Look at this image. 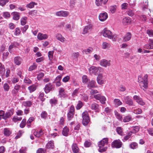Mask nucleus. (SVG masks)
<instances>
[{
  "label": "nucleus",
  "mask_w": 153,
  "mask_h": 153,
  "mask_svg": "<svg viewBox=\"0 0 153 153\" xmlns=\"http://www.w3.org/2000/svg\"><path fill=\"white\" fill-rule=\"evenodd\" d=\"M108 0H95V3L97 6L105 4Z\"/></svg>",
  "instance_id": "23"
},
{
  "label": "nucleus",
  "mask_w": 153,
  "mask_h": 153,
  "mask_svg": "<svg viewBox=\"0 0 153 153\" xmlns=\"http://www.w3.org/2000/svg\"><path fill=\"white\" fill-rule=\"evenodd\" d=\"M68 12L63 11H58L56 13V16L59 17H66L68 16Z\"/></svg>",
  "instance_id": "13"
},
{
  "label": "nucleus",
  "mask_w": 153,
  "mask_h": 153,
  "mask_svg": "<svg viewBox=\"0 0 153 153\" xmlns=\"http://www.w3.org/2000/svg\"><path fill=\"white\" fill-rule=\"evenodd\" d=\"M3 87L5 91H7L9 90L10 86L7 83H4V85Z\"/></svg>",
  "instance_id": "59"
},
{
  "label": "nucleus",
  "mask_w": 153,
  "mask_h": 153,
  "mask_svg": "<svg viewBox=\"0 0 153 153\" xmlns=\"http://www.w3.org/2000/svg\"><path fill=\"white\" fill-rule=\"evenodd\" d=\"M22 105L25 106L30 107L32 105V102L30 101H24Z\"/></svg>",
  "instance_id": "38"
},
{
  "label": "nucleus",
  "mask_w": 153,
  "mask_h": 153,
  "mask_svg": "<svg viewBox=\"0 0 153 153\" xmlns=\"http://www.w3.org/2000/svg\"><path fill=\"white\" fill-rule=\"evenodd\" d=\"M22 119V118L21 117H19L16 116H15L13 117L12 120L14 122H16L17 121L21 120Z\"/></svg>",
  "instance_id": "46"
},
{
  "label": "nucleus",
  "mask_w": 153,
  "mask_h": 153,
  "mask_svg": "<svg viewBox=\"0 0 153 153\" xmlns=\"http://www.w3.org/2000/svg\"><path fill=\"white\" fill-rule=\"evenodd\" d=\"M114 102L115 105H120L122 104V102L118 99H115L114 100Z\"/></svg>",
  "instance_id": "53"
},
{
  "label": "nucleus",
  "mask_w": 153,
  "mask_h": 153,
  "mask_svg": "<svg viewBox=\"0 0 153 153\" xmlns=\"http://www.w3.org/2000/svg\"><path fill=\"white\" fill-rule=\"evenodd\" d=\"M28 89L30 91V93H31L34 91L36 89V87L34 85H33L29 86L28 87Z\"/></svg>",
  "instance_id": "41"
},
{
  "label": "nucleus",
  "mask_w": 153,
  "mask_h": 153,
  "mask_svg": "<svg viewBox=\"0 0 153 153\" xmlns=\"http://www.w3.org/2000/svg\"><path fill=\"white\" fill-rule=\"evenodd\" d=\"M102 35L110 39H112L113 37V35L111 32L109 30L104 29L102 32Z\"/></svg>",
  "instance_id": "6"
},
{
  "label": "nucleus",
  "mask_w": 153,
  "mask_h": 153,
  "mask_svg": "<svg viewBox=\"0 0 153 153\" xmlns=\"http://www.w3.org/2000/svg\"><path fill=\"white\" fill-rule=\"evenodd\" d=\"M43 134L42 131L41 130L39 131H35L34 133V135L37 137H40Z\"/></svg>",
  "instance_id": "35"
},
{
  "label": "nucleus",
  "mask_w": 153,
  "mask_h": 153,
  "mask_svg": "<svg viewBox=\"0 0 153 153\" xmlns=\"http://www.w3.org/2000/svg\"><path fill=\"white\" fill-rule=\"evenodd\" d=\"M14 110L12 109L8 110L6 113H4V116L3 117V119L5 120H7V118H10L13 114Z\"/></svg>",
  "instance_id": "10"
},
{
  "label": "nucleus",
  "mask_w": 153,
  "mask_h": 153,
  "mask_svg": "<svg viewBox=\"0 0 153 153\" xmlns=\"http://www.w3.org/2000/svg\"><path fill=\"white\" fill-rule=\"evenodd\" d=\"M147 33L150 37H153V30H148L147 31Z\"/></svg>",
  "instance_id": "60"
},
{
  "label": "nucleus",
  "mask_w": 153,
  "mask_h": 153,
  "mask_svg": "<svg viewBox=\"0 0 153 153\" xmlns=\"http://www.w3.org/2000/svg\"><path fill=\"white\" fill-rule=\"evenodd\" d=\"M124 100L126 104L129 105H132L133 104V101L129 96L124 97Z\"/></svg>",
  "instance_id": "18"
},
{
  "label": "nucleus",
  "mask_w": 153,
  "mask_h": 153,
  "mask_svg": "<svg viewBox=\"0 0 153 153\" xmlns=\"http://www.w3.org/2000/svg\"><path fill=\"white\" fill-rule=\"evenodd\" d=\"M130 147L132 149H136L137 148L138 145L136 143L133 142L130 144Z\"/></svg>",
  "instance_id": "42"
},
{
  "label": "nucleus",
  "mask_w": 153,
  "mask_h": 153,
  "mask_svg": "<svg viewBox=\"0 0 153 153\" xmlns=\"http://www.w3.org/2000/svg\"><path fill=\"white\" fill-rule=\"evenodd\" d=\"M131 20L129 17H125L122 20V23L123 25H125L129 24Z\"/></svg>",
  "instance_id": "24"
},
{
  "label": "nucleus",
  "mask_w": 153,
  "mask_h": 153,
  "mask_svg": "<svg viewBox=\"0 0 153 153\" xmlns=\"http://www.w3.org/2000/svg\"><path fill=\"white\" fill-rule=\"evenodd\" d=\"M79 88H78L74 90L72 94V96L73 97H75L77 95V94L79 93Z\"/></svg>",
  "instance_id": "48"
},
{
  "label": "nucleus",
  "mask_w": 153,
  "mask_h": 153,
  "mask_svg": "<svg viewBox=\"0 0 153 153\" xmlns=\"http://www.w3.org/2000/svg\"><path fill=\"white\" fill-rule=\"evenodd\" d=\"M54 88V87L50 83H49L46 85L44 88V90L46 93H48Z\"/></svg>",
  "instance_id": "11"
},
{
  "label": "nucleus",
  "mask_w": 153,
  "mask_h": 153,
  "mask_svg": "<svg viewBox=\"0 0 153 153\" xmlns=\"http://www.w3.org/2000/svg\"><path fill=\"white\" fill-rule=\"evenodd\" d=\"M110 45L106 42H103L102 44V48L103 49H106L110 48Z\"/></svg>",
  "instance_id": "39"
},
{
  "label": "nucleus",
  "mask_w": 153,
  "mask_h": 153,
  "mask_svg": "<svg viewBox=\"0 0 153 153\" xmlns=\"http://www.w3.org/2000/svg\"><path fill=\"white\" fill-rule=\"evenodd\" d=\"M79 55V52H74L72 53L71 57L73 59H77Z\"/></svg>",
  "instance_id": "37"
},
{
  "label": "nucleus",
  "mask_w": 153,
  "mask_h": 153,
  "mask_svg": "<svg viewBox=\"0 0 153 153\" xmlns=\"http://www.w3.org/2000/svg\"><path fill=\"white\" fill-rule=\"evenodd\" d=\"M11 132L10 129L8 128H5L4 129V133L5 136H8L11 134Z\"/></svg>",
  "instance_id": "33"
},
{
  "label": "nucleus",
  "mask_w": 153,
  "mask_h": 153,
  "mask_svg": "<svg viewBox=\"0 0 153 153\" xmlns=\"http://www.w3.org/2000/svg\"><path fill=\"white\" fill-rule=\"evenodd\" d=\"M96 83L95 80H92L90 81L88 85V87L89 89L97 87L96 85Z\"/></svg>",
  "instance_id": "22"
},
{
  "label": "nucleus",
  "mask_w": 153,
  "mask_h": 153,
  "mask_svg": "<svg viewBox=\"0 0 153 153\" xmlns=\"http://www.w3.org/2000/svg\"><path fill=\"white\" fill-rule=\"evenodd\" d=\"M131 119L132 118L130 115H127L124 117L123 121L124 122H127L131 120Z\"/></svg>",
  "instance_id": "36"
},
{
  "label": "nucleus",
  "mask_w": 153,
  "mask_h": 153,
  "mask_svg": "<svg viewBox=\"0 0 153 153\" xmlns=\"http://www.w3.org/2000/svg\"><path fill=\"white\" fill-rule=\"evenodd\" d=\"M34 118L33 117H30L29 119L28 120L27 122V126L29 127H30L31 126V123L34 120Z\"/></svg>",
  "instance_id": "40"
},
{
  "label": "nucleus",
  "mask_w": 153,
  "mask_h": 153,
  "mask_svg": "<svg viewBox=\"0 0 153 153\" xmlns=\"http://www.w3.org/2000/svg\"><path fill=\"white\" fill-rule=\"evenodd\" d=\"M93 49L92 48H88L82 51V52L83 53L86 54H88L91 53L93 51Z\"/></svg>",
  "instance_id": "27"
},
{
  "label": "nucleus",
  "mask_w": 153,
  "mask_h": 153,
  "mask_svg": "<svg viewBox=\"0 0 153 153\" xmlns=\"http://www.w3.org/2000/svg\"><path fill=\"white\" fill-rule=\"evenodd\" d=\"M117 9V6L113 5L110 6L109 7V10L112 13H114L115 12Z\"/></svg>",
  "instance_id": "31"
},
{
  "label": "nucleus",
  "mask_w": 153,
  "mask_h": 153,
  "mask_svg": "<svg viewBox=\"0 0 153 153\" xmlns=\"http://www.w3.org/2000/svg\"><path fill=\"white\" fill-rule=\"evenodd\" d=\"M134 100L140 105H143L145 104L144 102L143 101L142 99L139 96L134 95L133 97Z\"/></svg>",
  "instance_id": "15"
},
{
  "label": "nucleus",
  "mask_w": 153,
  "mask_h": 153,
  "mask_svg": "<svg viewBox=\"0 0 153 153\" xmlns=\"http://www.w3.org/2000/svg\"><path fill=\"white\" fill-rule=\"evenodd\" d=\"M48 36L46 34H43L41 33H39L38 34L37 36V39L39 40H45L48 39Z\"/></svg>",
  "instance_id": "14"
},
{
  "label": "nucleus",
  "mask_w": 153,
  "mask_h": 153,
  "mask_svg": "<svg viewBox=\"0 0 153 153\" xmlns=\"http://www.w3.org/2000/svg\"><path fill=\"white\" fill-rule=\"evenodd\" d=\"M122 143L120 140L118 139L114 141L112 143L111 146L113 147L119 148L121 147Z\"/></svg>",
  "instance_id": "9"
},
{
  "label": "nucleus",
  "mask_w": 153,
  "mask_h": 153,
  "mask_svg": "<svg viewBox=\"0 0 153 153\" xmlns=\"http://www.w3.org/2000/svg\"><path fill=\"white\" fill-rule=\"evenodd\" d=\"M70 79L69 76H67L65 77L62 79V81L64 82H66L68 81Z\"/></svg>",
  "instance_id": "61"
},
{
  "label": "nucleus",
  "mask_w": 153,
  "mask_h": 153,
  "mask_svg": "<svg viewBox=\"0 0 153 153\" xmlns=\"http://www.w3.org/2000/svg\"><path fill=\"white\" fill-rule=\"evenodd\" d=\"M37 67V65L35 63H33L32 65L30 66L29 68V71H32L36 69Z\"/></svg>",
  "instance_id": "45"
},
{
  "label": "nucleus",
  "mask_w": 153,
  "mask_h": 153,
  "mask_svg": "<svg viewBox=\"0 0 153 153\" xmlns=\"http://www.w3.org/2000/svg\"><path fill=\"white\" fill-rule=\"evenodd\" d=\"M97 81L100 85L104 84L106 81V76L102 73H100L97 78Z\"/></svg>",
  "instance_id": "5"
},
{
  "label": "nucleus",
  "mask_w": 153,
  "mask_h": 153,
  "mask_svg": "<svg viewBox=\"0 0 153 153\" xmlns=\"http://www.w3.org/2000/svg\"><path fill=\"white\" fill-rule=\"evenodd\" d=\"M37 13V11L36 10H33L29 12L28 14L30 15L33 16L36 15Z\"/></svg>",
  "instance_id": "62"
},
{
  "label": "nucleus",
  "mask_w": 153,
  "mask_h": 153,
  "mask_svg": "<svg viewBox=\"0 0 153 153\" xmlns=\"http://www.w3.org/2000/svg\"><path fill=\"white\" fill-rule=\"evenodd\" d=\"M144 48L148 49H153V46L151 45L150 44H146L145 45Z\"/></svg>",
  "instance_id": "63"
},
{
  "label": "nucleus",
  "mask_w": 153,
  "mask_h": 153,
  "mask_svg": "<svg viewBox=\"0 0 153 153\" xmlns=\"http://www.w3.org/2000/svg\"><path fill=\"white\" fill-rule=\"evenodd\" d=\"M100 65L101 66L106 68L111 65V61L105 59H102L100 62Z\"/></svg>",
  "instance_id": "8"
},
{
  "label": "nucleus",
  "mask_w": 153,
  "mask_h": 153,
  "mask_svg": "<svg viewBox=\"0 0 153 153\" xmlns=\"http://www.w3.org/2000/svg\"><path fill=\"white\" fill-rule=\"evenodd\" d=\"M88 71L90 74L97 75L98 73L103 71V69L100 67H97L93 66L89 68Z\"/></svg>",
  "instance_id": "3"
},
{
  "label": "nucleus",
  "mask_w": 153,
  "mask_h": 153,
  "mask_svg": "<svg viewBox=\"0 0 153 153\" xmlns=\"http://www.w3.org/2000/svg\"><path fill=\"white\" fill-rule=\"evenodd\" d=\"M83 103L81 101H79L76 107V108L77 110L79 109L83 106Z\"/></svg>",
  "instance_id": "47"
},
{
  "label": "nucleus",
  "mask_w": 153,
  "mask_h": 153,
  "mask_svg": "<svg viewBox=\"0 0 153 153\" xmlns=\"http://www.w3.org/2000/svg\"><path fill=\"white\" fill-rule=\"evenodd\" d=\"M132 35L130 32L127 33L125 35L123 38V40L124 42H126L130 40L131 38Z\"/></svg>",
  "instance_id": "21"
},
{
  "label": "nucleus",
  "mask_w": 153,
  "mask_h": 153,
  "mask_svg": "<svg viewBox=\"0 0 153 153\" xmlns=\"http://www.w3.org/2000/svg\"><path fill=\"white\" fill-rule=\"evenodd\" d=\"M37 4L33 1H31L26 5V7L29 8H32L34 7L35 5H37Z\"/></svg>",
  "instance_id": "30"
},
{
  "label": "nucleus",
  "mask_w": 153,
  "mask_h": 153,
  "mask_svg": "<svg viewBox=\"0 0 153 153\" xmlns=\"http://www.w3.org/2000/svg\"><path fill=\"white\" fill-rule=\"evenodd\" d=\"M5 72V69L4 65L0 62V73L4 74Z\"/></svg>",
  "instance_id": "34"
},
{
  "label": "nucleus",
  "mask_w": 153,
  "mask_h": 153,
  "mask_svg": "<svg viewBox=\"0 0 153 153\" xmlns=\"http://www.w3.org/2000/svg\"><path fill=\"white\" fill-rule=\"evenodd\" d=\"M72 147L74 152L77 153L79 152V148L76 144H73L72 146Z\"/></svg>",
  "instance_id": "32"
},
{
  "label": "nucleus",
  "mask_w": 153,
  "mask_h": 153,
  "mask_svg": "<svg viewBox=\"0 0 153 153\" xmlns=\"http://www.w3.org/2000/svg\"><path fill=\"white\" fill-rule=\"evenodd\" d=\"M92 27V25L91 24L86 26L84 28L82 33L85 34L91 31Z\"/></svg>",
  "instance_id": "12"
},
{
  "label": "nucleus",
  "mask_w": 153,
  "mask_h": 153,
  "mask_svg": "<svg viewBox=\"0 0 153 153\" xmlns=\"http://www.w3.org/2000/svg\"><path fill=\"white\" fill-rule=\"evenodd\" d=\"M22 59L19 56H17L14 58V63L16 65H20L22 62Z\"/></svg>",
  "instance_id": "25"
},
{
  "label": "nucleus",
  "mask_w": 153,
  "mask_h": 153,
  "mask_svg": "<svg viewBox=\"0 0 153 153\" xmlns=\"http://www.w3.org/2000/svg\"><path fill=\"white\" fill-rule=\"evenodd\" d=\"M69 130L68 128L66 127H65L63 129L62 131V134L65 136H67L68 135V132Z\"/></svg>",
  "instance_id": "29"
},
{
  "label": "nucleus",
  "mask_w": 153,
  "mask_h": 153,
  "mask_svg": "<svg viewBox=\"0 0 153 153\" xmlns=\"http://www.w3.org/2000/svg\"><path fill=\"white\" fill-rule=\"evenodd\" d=\"M82 123L84 126H86L90 122L89 117L88 116V112L85 111L82 114Z\"/></svg>",
  "instance_id": "4"
},
{
  "label": "nucleus",
  "mask_w": 153,
  "mask_h": 153,
  "mask_svg": "<svg viewBox=\"0 0 153 153\" xmlns=\"http://www.w3.org/2000/svg\"><path fill=\"white\" fill-rule=\"evenodd\" d=\"M91 108L94 110L95 112H99L100 111L99 105L95 103H92L91 106Z\"/></svg>",
  "instance_id": "17"
},
{
  "label": "nucleus",
  "mask_w": 153,
  "mask_h": 153,
  "mask_svg": "<svg viewBox=\"0 0 153 153\" xmlns=\"http://www.w3.org/2000/svg\"><path fill=\"white\" fill-rule=\"evenodd\" d=\"M56 39L62 42H64L66 40L65 39L61 34L57 33L56 35Z\"/></svg>",
  "instance_id": "20"
},
{
  "label": "nucleus",
  "mask_w": 153,
  "mask_h": 153,
  "mask_svg": "<svg viewBox=\"0 0 153 153\" xmlns=\"http://www.w3.org/2000/svg\"><path fill=\"white\" fill-rule=\"evenodd\" d=\"M108 14L106 12L100 13L99 16V20L102 22L105 21L108 18Z\"/></svg>",
  "instance_id": "16"
},
{
  "label": "nucleus",
  "mask_w": 153,
  "mask_h": 153,
  "mask_svg": "<svg viewBox=\"0 0 153 153\" xmlns=\"http://www.w3.org/2000/svg\"><path fill=\"white\" fill-rule=\"evenodd\" d=\"M57 100L55 98L51 99L50 100V103L51 105H55L57 103Z\"/></svg>",
  "instance_id": "52"
},
{
  "label": "nucleus",
  "mask_w": 153,
  "mask_h": 153,
  "mask_svg": "<svg viewBox=\"0 0 153 153\" xmlns=\"http://www.w3.org/2000/svg\"><path fill=\"white\" fill-rule=\"evenodd\" d=\"M94 98L97 100H99L100 103L102 104H104L105 103L106 99L105 96H103L98 94L94 95Z\"/></svg>",
  "instance_id": "7"
},
{
  "label": "nucleus",
  "mask_w": 153,
  "mask_h": 153,
  "mask_svg": "<svg viewBox=\"0 0 153 153\" xmlns=\"http://www.w3.org/2000/svg\"><path fill=\"white\" fill-rule=\"evenodd\" d=\"M27 18V17L22 18L21 19V24L22 25H25L26 23Z\"/></svg>",
  "instance_id": "44"
},
{
  "label": "nucleus",
  "mask_w": 153,
  "mask_h": 153,
  "mask_svg": "<svg viewBox=\"0 0 153 153\" xmlns=\"http://www.w3.org/2000/svg\"><path fill=\"white\" fill-rule=\"evenodd\" d=\"M132 134V132L130 131L129 132L126 136L124 137V139L123 140V141H125L128 140L131 136Z\"/></svg>",
  "instance_id": "43"
},
{
  "label": "nucleus",
  "mask_w": 153,
  "mask_h": 153,
  "mask_svg": "<svg viewBox=\"0 0 153 153\" xmlns=\"http://www.w3.org/2000/svg\"><path fill=\"white\" fill-rule=\"evenodd\" d=\"M117 131L119 134L121 135H123L122 129L120 127H118L117 128Z\"/></svg>",
  "instance_id": "55"
},
{
  "label": "nucleus",
  "mask_w": 153,
  "mask_h": 153,
  "mask_svg": "<svg viewBox=\"0 0 153 153\" xmlns=\"http://www.w3.org/2000/svg\"><path fill=\"white\" fill-rule=\"evenodd\" d=\"M9 1V0H0V5L2 6L5 5Z\"/></svg>",
  "instance_id": "58"
},
{
  "label": "nucleus",
  "mask_w": 153,
  "mask_h": 153,
  "mask_svg": "<svg viewBox=\"0 0 153 153\" xmlns=\"http://www.w3.org/2000/svg\"><path fill=\"white\" fill-rule=\"evenodd\" d=\"M46 150L42 148L39 149L36 152V153H45Z\"/></svg>",
  "instance_id": "64"
},
{
  "label": "nucleus",
  "mask_w": 153,
  "mask_h": 153,
  "mask_svg": "<svg viewBox=\"0 0 153 153\" xmlns=\"http://www.w3.org/2000/svg\"><path fill=\"white\" fill-rule=\"evenodd\" d=\"M13 16V19L14 20H18L19 19V13L17 12H13L12 13Z\"/></svg>",
  "instance_id": "28"
},
{
  "label": "nucleus",
  "mask_w": 153,
  "mask_h": 153,
  "mask_svg": "<svg viewBox=\"0 0 153 153\" xmlns=\"http://www.w3.org/2000/svg\"><path fill=\"white\" fill-rule=\"evenodd\" d=\"M54 143L53 141H50L46 145V148L48 149H52L54 148Z\"/></svg>",
  "instance_id": "26"
},
{
  "label": "nucleus",
  "mask_w": 153,
  "mask_h": 153,
  "mask_svg": "<svg viewBox=\"0 0 153 153\" xmlns=\"http://www.w3.org/2000/svg\"><path fill=\"white\" fill-rule=\"evenodd\" d=\"M74 113L68 112L67 114L68 118V120H71L73 117Z\"/></svg>",
  "instance_id": "57"
},
{
  "label": "nucleus",
  "mask_w": 153,
  "mask_h": 153,
  "mask_svg": "<svg viewBox=\"0 0 153 153\" xmlns=\"http://www.w3.org/2000/svg\"><path fill=\"white\" fill-rule=\"evenodd\" d=\"M54 51H49L48 52V56L50 60H52L53 58Z\"/></svg>",
  "instance_id": "51"
},
{
  "label": "nucleus",
  "mask_w": 153,
  "mask_h": 153,
  "mask_svg": "<svg viewBox=\"0 0 153 153\" xmlns=\"http://www.w3.org/2000/svg\"><path fill=\"white\" fill-rule=\"evenodd\" d=\"M26 120L25 119H23L20 125L21 128H23L26 125Z\"/></svg>",
  "instance_id": "54"
},
{
  "label": "nucleus",
  "mask_w": 153,
  "mask_h": 153,
  "mask_svg": "<svg viewBox=\"0 0 153 153\" xmlns=\"http://www.w3.org/2000/svg\"><path fill=\"white\" fill-rule=\"evenodd\" d=\"M88 79L86 75H84L82 76V81L83 83H86L88 81Z\"/></svg>",
  "instance_id": "56"
},
{
  "label": "nucleus",
  "mask_w": 153,
  "mask_h": 153,
  "mask_svg": "<svg viewBox=\"0 0 153 153\" xmlns=\"http://www.w3.org/2000/svg\"><path fill=\"white\" fill-rule=\"evenodd\" d=\"M138 82L140 88L145 90L148 87V75L147 74H145L143 77L141 75L139 76Z\"/></svg>",
  "instance_id": "1"
},
{
  "label": "nucleus",
  "mask_w": 153,
  "mask_h": 153,
  "mask_svg": "<svg viewBox=\"0 0 153 153\" xmlns=\"http://www.w3.org/2000/svg\"><path fill=\"white\" fill-rule=\"evenodd\" d=\"M139 130V127L138 126H135L133 127V129L131 131L132 132V133H135L137 132Z\"/></svg>",
  "instance_id": "50"
},
{
  "label": "nucleus",
  "mask_w": 153,
  "mask_h": 153,
  "mask_svg": "<svg viewBox=\"0 0 153 153\" xmlns=\"http://www.w3.org/2000/svg\"><path fill=\"white\" fill-rule=\"evenodd\" d=\"M115 114L117 118L119 120L121 121L123 119L122 116L117 111L115 112Z\"/></svg>",
  "instance_id": "49"
},
{
  "label": "nucleus",
  "mask_w": 153,
  "mask_h": 153,
  "mask_svg": "<svg viewBox=\"0 0 153 153\" xmlns=\"http://www.w3.org/2000/svg\"><path fill=\"white\" fill-rule=\"evenodd\" d=\"M108 139L107 138H104L101 141L99 142L98 146L99 147V151L100 152H102L105 151L107 147H103L105 145L108 144Z\"/></svg>",
  "instance_id": "2"
},
{
  "label": "nucleus",
  "mask_w": 153,
  "mask_h": 153,
  "mask_svg": "<svg viewBox=\"0 0 153 153\" xmlns=\"http://www.w3.org/2000/svg\"><path fill=\"white\" fill-rule=\"evenodd\" d=\"M59 94L60 97L65 98L67 97V94L65 91V89L62 88H59Z\"/></svg>",
  "instance_id": "19"
}]
</instances>
